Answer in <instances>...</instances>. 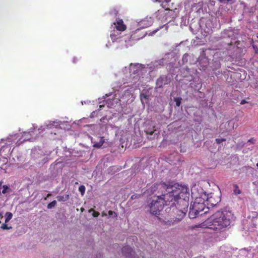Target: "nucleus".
<instances>
[{
  "label": "nucleus",
  "mask_w": 258,
  "mask_h": 258,
  "mask_svg": "<svg viewBox=\"0 0 258 258\" xmlns=\"http://www.w3.org/2000/svg\"><path fill=\"white\" fill-rule=\"evenodd\" d=\"M233 220L234 215L231 212L223 210L214 213L206 222L209 229L222 232L230 226Z\"/></svg>",
  "instance_id": "nucleus-1"
},
{
  "label": "nucleus",
  "mask_w": 258,
  "mask_h": 258,
  "mask_svg": "<svg viewBox=\"0 0 258 258\" xmlns=\"http://www.w3.org/2000/svg\"><path fill=\"white\" fill-rule=\"evenodd\" d=\"M173 189L175 197H177L178 200L177 206L179 204H181L184 207L181 209H180L179 207H176L177 212L180 213L179 217H176L175 219L164 222V225L165 227L173 225L176 223L179 222L183 218L187 212L188 207L187 200L189 195L188 188L186 186H179L178 185V187L174 186Z\"/></svg>",
  "instance_id": "nucleus-2"
},
{
  "label": "nucleus",
  "mask_w": 258,
  "mask_h": 258,
  "mask_svg": "<svg viewBox=\"0 0 258 258\" xmlns=\"http://www.w3.org/2000/svg\"><path fill=\"white\" fill-rule=\"evenodd\" d=\"M191 196L195 199V200L190 206L188 216L190 218L194 219L199 215H202L205 214L207 211L202 213L206 208L203 202L204 200L201 197L202 192L197 193L195 187L191 188Z\"/></svg>",
  "instance_id": "nucleus-3"
},
{
  "label": "nucleus",
  "mask_w": 258,
  "mask_h": 258,
  "mask_svg": "<svg viewBox=\"0 0 258 258\" xmlns=\"http://www.w3.org/2000/svg\"><path fill=\"white\" fill-rule=\"evenodd\" d=\"M161 186V188L165 189L167 193L164 194L162 195V199H163L164 201L165 205H168L170 207H173V206H175V208L178 207L177 206H176V204L177 205L178 200L177 199V197H175V194H174V186L171 185L166 184L165 183L163 182L161 183L160 184H154L152 187V188H156L157 186ZM176 212L177 213H180L179 212H177L176 209ZM180 214H179V215Z\"/></svg>",
  "instance_id": "nucleus-4"
},
{
  "label": "nucleus",
  "mask_w": 258,
  "mask_h": 258,
  "mask_svg": "<svg viewBox=\"0 0 258 258\" xmlns=\"http://www.w3.org/2000/svg\"><path fill=\"white\" fill-rule=\"evenodd\" d=\"M164 205V201L161 196L154 197L149 205L150 213L154 215H159Z\"/></svg>",
  "instance_id": "nucleus-5"
},
{
  "label": "nucleus",
  "mask_w": 258,
  "mask_h": 258,
  "mask_svg": "<svg viewBox=\"0 0 258 258\" xmlns=\"http://www.w3.org/2000/svg\"><path fill=\"white\" fill-rule=\"evenodd\" d=\"M122 253L125 258H138L132 248L129 246H125L122 248Z\"/></svg>",
  "instance_id": "nucleus-6"
},
{
  "label": "nucleus",
  "mask_w": 258,
  "mask_h": 258,
  "mask_svg": "<svg viewBox=\"0 0 258 258\" xmlns=\"http://www.w3.org/2000/svg\"><path fill=\"white\" fill-rule=\"evenodd\" d=\"M113 24L115 28L118 31L123 32L126 29V26L124 24L123 20L120 18H116Z\"/></svg>",
  "instance_id": "nucleus-7"
},
{
  "label": "nucleus",
  "mask_w": 258,
  "mask_h": 258,
  "mask_svg": "<svg viewBox=\"0 0 258 258\" xmlns=\"http://www.w3.org/2000/svg\"><path fill=\"white\" fill-rule=\"evenodd\" d=\"M7 149V146H3L0 148V167L1 169H3V165L8 162V159L5 156L7 154H5L4 156L3 155V153L5 152Z\"/></svg>",
  "instance_id": "nucleus-8"
},
{
  "label": "nucleus",
  "mask_w": 258,
  "mask_h": 258,
  "mask_svg": "<svg viewBox=\"0 0 258 258\" xmlns=\"http://www.w3.org/2000/svg\"><path fill=\"white\" fill-rule=\"evenodd\" d=\"M146 33H142L140 29H137L136 31L133 32V33L131 36V38L132 40H140V39L144 38L146 35Z\"/></svg>",
  "instance_id": "nucleus-9"
},
{
  "label": "nucleus",
  "mask_w": 258,
  "mask_h": 258,
  "mask_svg": "<svg viewBox=\"0 0 258 258\" xmlns=\"http://www.w3.org/2000/svg\"><path fill=\"white\" fill-rule=\"evenodd\" d=\"M167 80L166 77L164 76H161L156 81V85L158 88H162L163 85L167 84L166 83Z\"/></svg>",
  "instance_id": "nucleus-10"
},
{
  "label": "nucleus",
  "mask_w": 258,
  "mask_h": 258,
  "mask_svg": "<svg viewBox=\"0 0 258 258\" xmlns=\"http://www.w3.org/2000/svg\"><path fill=\"white\" fill-rule=\"evenodd\" d=\"M10 186L7 185H2V182H0V195L2 193L5 194L11 191Z\"/></svg>",
  "instance_id": "nucleus-11"
},
{
  "label": "nucleus",
  "mask_w": 258,
  "mask_h": 258,
  "mask_svg": "<svg viewBox=\"0 0 258 258\" xmlns=\"http://www.w3.org/2000/svg\"><path fill=\"white\" fill-rule=\"evenodd\" d=\"M69 196L68 195L64 196H58L56 197L59 202H66L69 199Z\"/></svg>",
  "instance_id": "nucleus-12"
},
{
  "label": "nucleus",
  "mask_w": 258,
  "mask_h": 258,
  "mask_svg": "<svg viewBox=\"0 0 258 258\" xmlns=\"http://www.w3.org/2000/svg\"><path fill=\"white\" fill-rule=\"evenodd\" d=\"M5 223H7L12 218L13 214L11 212H7L6 213Z\"/></svg>",
  "instance_id": "nucleus-13"
},
{
  "label": "nucleus",
  "mask_w": 258,
  "mask_h": 258,
  "mask_svg": "<svg viewBox=\"0 0 258 258\" xmlns=\"http://www.w3.org/2000/svg\"><path fill=\"white\" fill-rule=\"evenodd\" d=\"M155 126H153V128L150 129H146L145 132L147 135H149L150 136L153 135V134L154 133V132L156 131V130L154 128Z\"/></svg>",
  "instance_id": "nucleus-14"
},
{
  "label": "nucleus",
  "mask_w": 258,
  "mask_h": 258,
  "mask_svg": "<svg viewBox=\"0 0 258 258\" xmlns=\"http://www.w3.org/2000/svg\"><path fill=\"white\" fill-rule=\"evenodd\" d=\"M110 36L113 41L116 40L119 38L118 34H116L115 32L111 33Z\"/></svg>",
  "instance_id": "nucleus-15"
},
{
  "label": "nucleus",
  "mask_w": 258,
  "mask_h": 258,
  "mask_svg": "<svg viewBox=\"0 0 258 258\" xmlns=\"http://www.w3.org/2000/svg\"><path fill=\"white\" fill-rule=\"evenodd\" d=\"M104 143V138L102 137L100 139V140L99 142L95 144L94 145V146L96 147H97V148H100V147H101L103 145Z\"/></svg>",
  "instance_id": "nucleus-16"
},
{
  "label": "nucleus",
  "mask_w": 258,
  "mask_h": 258,
  "mask_svg": "<svg viewBox=\"0 0 258 258\" xmlns=\"http://www.w3.org/2000/svg\"><path fill=\"white\" fill-rule=\"evenodd\" d=\"M56 205V201L55 200L53 201L47 205V208L51 209L54 208Z\"/></svg>",
  "instance_id": "nucleus-17"
},
{
  "label": "nucleus",
  "mask_w": 258,
  "mask_h": 258,
  "mask_svg": "<svg viewBox=\"0 0 258 258\" xmlns=\"http://www.w3.org/2000/svg\"><path fill=\"white\" fill-rule=\"evenodd\" d=\"M86 188L83 185H82L79 187V191L80 192L82 196H83L85 192Z\"/></svg>",
  "instance_id": "nucleus-18"
},
{
  "label": "nucleus",
  "mask_w": 258,
  "mask_h": 258,
  "mask_svg": "<svg viewBox=\"0 0 258 258\" xmlns=\"http://www.w3.org/2000/svg\"><path fill=\"white\" fill-rule=\"evenodd\" d=\"M234 192L235 194L239 195L241 193V190L239 189V187L237 185L235 184L234 185Z\"/></svg>",
  "instance_id": "nucleus-19"
},
{
  "label": "nucleus",
  "mask_w": 258,
  "mask_h": 258,
  "mask_svg": "<svg viewBox=\"0 0 258 258\" xmlns=\"http://www.w3.org/2000/svg\"><path fill=\"white\" fill-rule=\"evenodd\" d=\"M1 228L3 230H9L12 228L11 226H8L7 223L5 222V223L3 224L1 227Z\"/></svg>",
  "instance_id": "nucleus-20"
},
{
  "label": "nucleus",
  "mask_w": 258,
  "mask_h": 258,
  "mask_svg": "<svg viewBox=\"0 0 258 258\" xmlns=\"http://www.w3.org/2000/svg\"><path fill=\"white\" fill-rule=\"evenodd\" d=\"M251 44H252V46L254 50L255 53L258 54V47H257L256 45L253 44V40H252V41H251Z\"/></svg>",
  "instance_id": "nucleus-21"
},
{
  "label": "nucleus",
  "mask_w": 258,
  "mask_h": 258,
  "mask_svg": "<svg viewBox=\"0 0 258 258\" xmlns=\"http://www.w3.org/2000/svg\"><path fill=\"white\" fill-rule=\"evenodd\" d=\"M181 98H175V102L176 103V105L177 106H179L180 104H181Z\"/></svg>",
  "instance_id": "nucleus-22"
},
{
  "label": "nucleus",
  "mask_w": 258,
  "mask_h": 258,
  "mask_svg": "<svg viewBox=\"0 0 258 258\" xmlns=\"http://www.w3.org/2000/svg\"><path fill=\"white\" fill-rule=\"evenodd\" d=\"M216 141V142L218 144H221L222 142H224V141H226V139H219V138H217V139H216L215 140Z\"/></svg>",
  "instance_id": "nucleus-23"
},
{
  "label": "nucleus",
  "mask_w": 258,
  "mask_h": 258,
  "mask_svg": "<svg viewBox=\"0 0 258 258\" xmlns=\"http://www.w3.org/2000/svg\"><path fill=\"white\" fill-rule=\"evenodd\" d=\"M110 14H112L114 15L115 16H116L118 14V11L115 9H113L110 12Z\"/></svg>",
  "instance_id": "nucleus-24"
},
{
  "label": "nucleus",
  "mask_w": 258,
  "mask_h": 258,
  "mask_svg": "<svg viewBox=\"0 0 258 258\" xmlns=\"http://www.w3.org/2000/svg\"><path fill=\"white\" fill-rule=\"evenodd\" d=\"M255 140H254V139L253 138H252L248 140V142L254 144L255 143Z\"/></svg>",
  "instance_id": "nucleus-25"
},
{
  "label": "nucleus",
  "mask_w": 258,
  "mask_h": 258,
  "mask_svg": "<svg viewBox=\"0 0 258 258\" xmlns=\"http://www.w3.org/2000/svg\"><path fill=\"white\" fill-rule=\"evenodd\" d=\"M99 215V213L98 212L94 211L93 213V216L94 217H97Z\"/></svg>",
  "instance_id": "nucleus-26"
},
{
  "label": "nucleus",
  "mask_w": 258,
  "mask_h": 258,
  "mask_svg": "<svg viewBox=\"0 0 258 258\" xmlns=\"http://www.w3.org/2000/svg\"><path fill=\"white\" fill-rule=\"evenodd\" d=\"M139 197H140V195H137V194H135V195H133L131 197V199H135L137 198H138Z\"/></svg>",
  "instance_id": "nucleus-27"
},
{
  "label": "nucleus",
  "mask_w": 258,
  "mask_h": 258,
  "mask_svg": "<svg viewBox=\"0 0 258 258\" xmlns=\"http://www.w3.org/2000/svg\"><path fill=\"white\" fill-rule=\"evenodd\" d=\"M247 103V101H246L245 100L243 99L241 101L240 104L243 105V104H244Z\"/></svg>",
  "instance_id": "nucleus-28"
},
{
  "label": "nucleus",
  "mask_w": 258,
  "mask_h": 258,
  "mask_svg": "<svg viewBox=\"0 0 258 258\" xmlns=\"http://www.w3.org/2000/svg\"><path fill=\"white\" fill-rule=\"evenodd\" d=\"M3 218V215L2 213H0V219H2ZM0 223H1V221H0Z\"/></svg>",
  "instance_id": "nucleus-29"
},
{
  "label": "nucleus",
  "mask_w": 258,
  "mask_h": 258,
  "mask_svg": "<svg viewBox=\"0 0 258 258\" xmlns=\"http://www.w3.org/2000/svg\"><path fill=\"white\" fill-rule=\"evenodd\" d=\"M159 30V29H156V30H155V31H153V32H152V33L154 34L155 33H156V32H157Z\"/></svg>",
  "instance_id": "nucleus-30"
},
{
  "label": "nucleus",
  "mask_w": 258,
  "mask_h": 258,
  "mask_svg": "<svg viewBox=\"0 0 258 258\" xmlns=\"http://www.w3.org/2000/svg\"><path fill=\"white\" fill-rule=\"evenodd\" d=\"M208 200H209V201L210 202H212V197H210V198H209Z\"/></svg>",
  "instance_id": "nucleus-31"
},
{
  "label": "nucleus",
  "mask_w": 258,
  "mask_h": 258,
  "mask_svg": "<svg viewBox=\"0 0 258 258\" xmlns=\"http://www.w3.org/2000/svg\"><path fill=\"white\" fill-rule=\"evenodd\" d=\"M164 1L165 2H166V3H168L170 2L171 0H164Z\"/></svg>",
  "instance_id": "nucleus-32"
},
{
  "label": "nucleus",
  "mask_w": 258,
  "mask_h": 258,
  "mask_svg": "<svg viewBox=\"0 0 258 258\" xmlns=\"http://www.w3.org/2000/svg\"><path fill=\"white\" fill-rule=\"evenodd\" d=\"M51 194H48L47 195V197H50L51 196Z\"/></svg>",
  "instance_id": "nucleus-33"
},
{
  "label": "nucleus",
  "mask_w": 258,
  "mask_h": 258,
  "mask_svg": "<svg viewBox=\"0 0 258 258\" xmlns=\"http://www.w3.org/2000/svg\"><path fill=\"white\" fill-rule=\"evenodd\" d=\"M165 10H167V11H171L172 12V10H171L169 8H167V9H166Z\"/></svg>",
  "instance_id": "nucleus-34"
},
{
  "label": "nucleus",
  "mask_w": 258,
  "mask_h": 258,
  "mask_svg": "<svg viewBox=\"0 0 258 258\" xmlns=\"http://www.w3.org/2000/svg\"><path fill=\"white\" fill-rule=\"evenodd\" d=\"M156 2H161V0H155Z\"/></svg>",
  "instance_id": "nucleus-35"
},
{
  "label": "nucleus",
  "mask_w": 258,
  "mask_h": 258,
  "mask_svg": "<svg viewBox=\"0 0 258 258\" xmlns=\"http://www.w3.org/2000/svg\"><path fill=\"white\" fill-rule=\"evenodd\" d=\"M232 42H231L230 43H228V45H232Z\"/></svg>",
  "instance_id": "nucleus-36"
},
{
  "label": "nucleus",
  "mask_w": 258,
  "mask_h": 258,
  "mask_svg": "<svg viewBox=\"0 0 258 258\" xmlns=\"http://www.w3.org/2000/svg\"><path fill=\"white\" fill-rule=\"evenodd\" d=\"M136 71H137L136 73H138L139 70H137L136 71H134L135 72H136Z\"/></svg>",
  "instance_id": "nucleus-37"
},
{
  "label": "nucleus",
  "mask_w": 258,
  "mask_h": 258,
  "mask_svg": "<svg viewBox=\"0 0 258 258\" xmlns=\"http://www.w3.org/2000/svg\"><path fill=\"white\" fill-rule=\"evenodd\" d=\"M163 27V26H161V27H160L159 29H161V28H162Z\"/></svg>",
  "instance_id": "nucleus-38"
},
{
  "label": "nucleus",
  "mask_w": 258,
  "mask_h": 258,
  "mask_svg": "<svg viewBox=\"0 0 258 258\" xmlns=\"http://www.w3.org/2000/svg\"><path fill=\"white\" fill-rule=\"evenodd\" d=\"M135 67H137V68H139V67H138V65H135Z\"/></svg>",
  "instance_id": "nucleus-39"
},
{
  "label": "nucleus",
  "mask_w": 258,
  "mask_h": 258,
  "mask_svg": "<svg viewBox=\"0 0 258 258\" xmlns=\"http://www.w3.org/2000/svg\"><path fill=\"white\" fill-rule=\"evenodd\" d=\"M211 204H212V205H216V204H214V203H211Z\"/></svg>",
  "instance_id": "nucleus-40"
},
{
  "label": "nucleus",
  "mask_w": 258,
  "mask_h": 258,
  "mask_svg": "<svg viewBox=\"0 0 258 258\" xmlns=\"http://www.w3.org/2000/svg\"><path fill=\"white\" fill-rule=\"evenodd\" d=\"M161 6H162L163 8H164V6H163V4H161Z\"/></svg>",
  "instance_id": "nucleus-41"
},
{
  "label": "nucleus",
  "mask_w": 258,
  "mask_h": 258,
  "mask_svg": "<svg viewBox=\"0 0 258 258\" xmlns=\"http://www.w3.org/2000/svg\"><path fill=\"white\" fill-rule=\"evenodd\" d=\"M111 213H112V212H111V211H109V214H111Z\"/></svg>",
  "instance_id": "nucleus-42"
},
{
  "label": "nucleus",
  "mask_w": 258,
  "mask_h": 258,
  "mask_svg": "<svg viewBox=\"0 0 258 258\" xmlns=\"http://www.w3.org/2000/svg\"><path fill=\"white\" fill-rule=\"evenodd\" d=\"M257 195L258 196V190H257Z\"/></svg>",
  "instance_id": "nucleus-43"
},
{
  "label": "nucleus",
  "mask_w": 258,
  "mask_h": 258,
  "mask_svg": "<svg viewBox=\"0 0 258 258\" xmlns=\"http://www.w3.org/2000/svg\"><path fill=\"white\" fill-rule=\"evenodd\" d=\"M257 38H258V35L256 36Z\"/></svg>",
  "instance_id": "nucleus-44"
}]
</instances>
